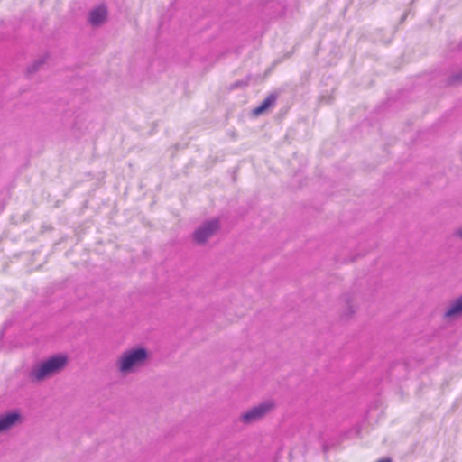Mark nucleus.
Here are the masks:
<instances>
[{
  "mask_svg": "<svg viewBox=\"0 0 462 462\" xmlns=\"http://www.w3.org/2000/svg\"><path fill=\"white\" fill-rule=\"evenodd\" d=\"M448 85H458L462 83V69L457 73L451 75L447 81Z\"/></svg>",
  "mask_w": 462,
  "mask_h": 462,
  "instance_id": "obj_10",
  "label": "nucleus"
},
{
  "mask_svg": "<svg viewBox=\"0 0 462 462\" xmlns=\"http://www.w3.org/2000/svg\"><path fill=\"white\" fill-rule=\"evenodd\" d=\"M220 228L217 218H211L202 223L193 232V239L197 244H204Z\"/></svg>",
  "mask_w": 462,
  "mask_h": 462,
  "instance_id": "obj_3",
  "label": "nucleus"
},
{
  "mask_svg": "<svg viewBox=\"0 0 462 462\" xmlns=\"http://www.w3.org/2000/svg\"><path fill=\"white\" fill-rule=\"evenodd\" d=\"M107 18V8L101 4L90 10L88 14V23L92 26H99L103 24Z\"/></svg>",
  "mask_w": 462,
  "mask_h": 462,
  "instance_id": "obj_6",
  "label": "nucleus"
},
{
  "mask_svg": "<svg viewBox=\"0 0 462 462\" xmlns=\"http://www.w3.org/2000/svg\"><path fill=\"white\" fill-rule=\"evenodd\" d=\"M273 407L272 402H263L243 412L240 420L245 424L253 423L263 418Z\"/></svg>",
  "mask_w": 462,
  "mask_h": 462,
  "instance_id": "obj_4",
  "label": "nucleus"
},
{
  "mask_svg": "<svg viewBox=\"0 0 462 462\" xmlns=\"http://www.w3.org/2000/svg\"><path fill=\"white\" fill-rule=\"evenodd\" d=\"M48 56H42L41 58L35 60L31 65H29L26 69V74L31 76L38 71L46 62Z\"/></svg>",
  "mask_w": 462,
  "mask_h": 462,
  "instance_id": "obj_9",
  "label": "nucleus"
},
{
  "mask_svg": "<svg viewBox=\"0 0 462 462\" xmlns=\"http://www.w3.org/2000/svg\"><path fill=\"white\" fill-rule=\"evenodd\" d=\"M277 100V95L274 93L270 94L268 97H266L262 103L254 108L253 114L254 116H260L263 114L265 111H267L271 106H273Z\"/></svg>",
  "mask_w": 462,
  "mask_h": 462,
  "instance_id": "obj_8",
  "label": "nucleus"
},
{
  "mask_svg": "<svg viewBox=\"0 0 462 462\" xmlns=\"http://www.w3.org/2000/svg\"><path fill=\"white\" fill-rule=\"evenodd\" d=\"M22 420L20 412L16 411H10L0 415V433H3L16 424Z\"/></svg>",
  "mask_w": 462,
  "mask_h": 462,
  "instance_id": "obj_5",
  "label": "nucleus"
},
{
  "mask_svg": "<svg viewBox=\"0 0 462 462\" xmlns=\"http://www.w3.org/2000/svg\"><path fill=\"white\" fill-rule=\"evenodd\" d=\"M68 363L69 358L66 355L60 353L52 355L36 363L30 372V377L35 382L44 381L61 372Z\"/></svg>",
  "mask_w": 462,
  "mask_h": 462,
  "instance_id": "obj_1",
  "label": "nucleus"
},
{
  "mask_svg": "<svg viewBox=\"0 0 462 462\" xmlns=\"http://www.w3.org/2000/svg\"><path fill=\"white\" fill-rule=\"evenodd\" d=\"M150 357L143 346H134L124 351L117 359V369L122 374H129L143 366Z\"/></svg>",
  "mask_w": 462,
  "mask_h": 462,
  "instance_id": "obj_2",
  "label": "nucleus"
},
{
  "mask_svg": "<svg viewBox=\"0 0 462 462\" xmlns=\"http://www.w3.org/2000/svg\"><path fill=\"white\" fill-rule=\"evenodd\" d=\"M462 316V294L454 300L444 313L447 319H454Z\"/></svg>",
  "mask_w": 462,
  "mask_h": 462,
  "instance_id": "obj_7",
  "label": "nucleus"
},
{
  "mask_svg": "<svg viewBox=\"0 0 462 462\" xmlns=\"http://www.w3.org/2000/svg\"><path fill=\"white\" fill-rule=\"evenodd\" d=\"M249 80H250V77H247L245 79H243V80H236L231 84L230 89H236L238 88L245 87L248 85Z\"/></svg>",
  "mask_w": 462,
  "mask_h": 462,
  "instance_id": "obj_12",
  "label": "nucleus"
},
{
  "mask_svg": "<svg viewBox=\"0 0 462 462\" xmlns=\"http://www.w3.org/2000/svg\"><path fill=\"white\" fill-rule=\"evenodd\" d=\"M407 17V14H404L401 19L402 22H403Z\"/></svg>",
  "mask_w": 462,
  "mask_h": 462,
  "instance_id": "obj_14",
  "label": "nucleus"
},
{
  "mask_svg": "<svg viewBox=\"0 0 462 462\" xmlns=\"http://www.w3.org/2000/svg\"><path fill=\"white\" fill-rule=\"evenodd\" d=\"M345 301L347 305V311L344 313V316L346 318H349L350 316H352L354 313H355V310L351 304V300H350V297L348 295H346L345 296Z\"/></svg>",
  "mask_w": 462,
  "mask_h": 462,
  "instance_id": "obj_11",
  "label": "nucleus"
},
{
  "mask_svg": "<svg viewBox=\"0 0 462 462\" xmlns=\"http://www.w3.org/2000/svg\"><path fill=\"white\" fill-rule=\"evenodd\" d=\"M454 235L459 238L462 239V226L460 228H457L455 232H454Z\"/></svg>",
  "mask_w": 462,
  "mask_h": 462,
  "instance_id": "obj_13",
  "label": "nucleus"
},
{
  "mask_svg": "<svg viewBox=\"0 0 462 462\" xmlns=\"http://www.w3.org/2000/svg\"><path fill=\"white\" fill-rule=\"evenodd\" d=\"M323 450H324V452H327V451H328V448H327V447H326V446H323Z\"/></svg>",
  "mask_w": 462,
  "mask_h": 462,
  "instance_id": "obj_15",
  "label": "nucleus"
}]
</instances>
